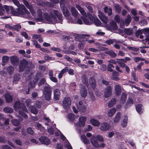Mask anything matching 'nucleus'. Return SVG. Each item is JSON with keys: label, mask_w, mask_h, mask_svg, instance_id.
Wrapping results in <instances>:
<instances>
[{"label": "nucleus", "mask_w": 149, "mask_h": 149, "mask_svg": "<svg viewBox=\"0 0 149 149\" xmlns=\"http://www.w3.org/2000/svg\"><path fill=\"white\" fill-rule=\"evenodd\" d=\"M35 18L37 22L55 24L61 22L63 17L62 14L57 10H52L49 14L47 13H43L42 10L39 9L37 11V17Z\"/></svg>", "instance_id": "1"}, {"label": "nucleus", "mask_w": 149, "mask_h": 149, "mask_svg": "<svg viewBox=\"0 0 149 149\" xmlns=\"http://www.w3.org/2000/svg\"><path fill=\"white\" fill-rule=\"evenodd\" d=\"M15 111H18L19 114L25 118H27L28 116L24 112H28V111L26 107L22 103L19 102H15L14 105Z\"/></svg>", "instance_id": "2"}, {"label": "nucleus", "mask_w": 149, "mask_h": 149, "mask_svg": "<svg viewBox=\"0 0 149 149\" xmlns=\"http://www.w3.org/2000/svg\"><path fill=\"white\" fill-rule=\"evenodd\" d=\"M13 2L14 4L18 7V12L19 14L21 15L26 14L27 16H25L24 17L27 18H30V17L29 15V12L26 9L23 5H20L19 1L17 0H13Z\"/></svg>", "instance_id": "3"}, {"label": "nucleus", "mask_w": 149, "mask_h": 149, "mask_svg": "<svg viewBox=\"0 0 149 149\" xmlns=\"http://www.w3.org/2000/svg\"><path fill=\"white\" fill-rule=\"evenodd\" d=\"M90 141L93 146L95 148H103L104 147L105 144L104 143H101L100 145L99 144L97 141L95 139V136L94 135L92 136L90 139Z\"/></svg>", "instance_id": "4"}, {"label": "nucleus", "mask_w": 149, "mask_h": 149, "mask_svg": "<svg viewBox=\"0 0 149 149\" xmlns=\"http://www.w3.org/2000/svg\"><path fill=\"white\" fill-rule=\"evenodd\" d=\"M47 86L45 88V90L43 92V95L45 99L47 100H49L51 98L52 91L50 88L49 86Z\"/></svg>", "instance_id": "5"}, {"label": "nucleus", "mask_w": 149, "mask_h": 149, "mask_svg": "<svg viewBox=\"0 0 149 149\" xmlns=\"http://www.w3.org/2000/svg\"><path fill=\"white\" fill-rule=\"evenodd\" d=\"M61 7L62 9L64 15L67 18H69V19L72 20V19L69 16L70 13L69 11L64 7V0H61L60 2Z\"/></svg>", "instance_id": "6"}, {"label": "nucleus", "mask_w": 149, "mask_h": 149, "mask_svg": "<svg viewBox=\"0 0 149 149\" xmlns=\"http://www.w3.org/2000/svg\"><path fill=\"white\" fill-rule=\"evenodd\" d=\"M86 119L87 118L85 116H82L80 117L79 118L78 123H74L75 127H76L77 126L84 127L85 125V122Z\"/></svg>", "instance_id": "7"}, {"label": "nucleus", "mask_w": 149, "mask_h": 149, "mask_svg": "<svg viewBox=\"0 0 149 149\" xmlns=\"http://www.w3.org/2000/svg\"><path fill=\"white\" fill-rule=\"evenodd\" d=\"M71 104V100L70 98L65 97L63 101L62 105L64 109H68L70 108Z\"/></svg>", "instance_id": "8"}, {"label": "nucleus", "mask_w": 149, "mask_h": 149, "mask_svg": "<svg viewBox=\"0 0 149 149\" xmlns=\"http://www.w3.org/2000/svg\"><path fill=\"white\" fill-rule=\"evenodd\" d=\"M28 64V62L26 60L24 59L21 60L19 66V71L20 72L23 71L25 68L27 66Z\"/></svg>", "instance_id": "9"}, {"label": "nucleus", "mask_w": 149, "mask_h": 149, "mask_svg": "<svg viewBox=\"0 0 149 149\" xmlns=\"http://www.w3.org/2000/svg\"><path fill=\"white\" fill-rule=\"evenodd\" d=\"M22 1L25 5L29 9L32 15L34 17H36V15L35 10L33 8L32 6L29 4L28 2L25 0H22Z\"/></svg>", "instance_id": "10"}, {"label": "nucleus", "mask_w": 149, "mask_h": 149, "mask_svg": "<svg viewBox=\"0 0 149 149\" xmlns=\"http://www.w3.org/2000/svg\"><path fill=\"white\" fill-rule=\"evenodd\" d=\"M111 128V126L109 124L107 123H103L101 124L100 129L101 131L106 132L109 130Z\"/></svg>", "instance_id": "11"}, {"label": "nucleus", "mask_w": 149, "mask_h": 149, "mask_svg": "<svg viewBox=\"0 0 149 149\" xmlns=\"http://www.w3.org/2000/svg\"><path fill=\"white\" fill-rule=\"evenodd\" d=\"M105 26L107 29L109 30H114L117 29V26L116 23L114 21H112L110 24L109 25H108L107 24H104Z\"/></svg>", "instance_id": "12"}, {"label": "nucleus", "mask_w": 149, "mask_h": 149, "mask_svg": "<svg viewBox=\"0 0 149 149\" xmlns=\"http://www.w3.org/2000/svg\"><path fill=\"white\" fill-rule=\"evenodd\" d=\"M77 107L79 111L81 112H84L86 110V105L84 104L82 102L80 101L79 104L77 106Z\"/></svg>", "instance_id": "13"}, {"label": "nucleus", "mask_w": 149, "mask_h": 149, "mask_svg": "<svg viewBox=\"0 0 149 149\" xmlns=\"http://www.w3.org/2000/svg\"><path fill=\"white\" fill-rule=\"evenodd\" d=\"M89 19L90 20L92 23H94L96 26H101V22L96 16H91V17H89Z\"/></svg>", "instance_id": "14"}, {"label": "nucleus", "mask_w": 149, "mask_h": 149, "mask_svg": "<svg viewBox=\"0 0 149 149\" xmlns=\"http://www.w3.org/2000/svg\"><path fill=\"white\" fill-rule=\"evenodd\" d=\"M39 140L42 144L47 145H49L50 142V140L47 137L44 136L39 138Z\"/></svg>", "instance_id": "15"}, {"label": "nucleus", "mask_w": 149, "mask_h": 149, "mask_svg": "<svg viewBox=\"0 0 149 149\" xmlns=\"http://www.w3.org/2000/svg\"><path fill=\"white\" fill-rule=\"evenodd\" d=\"M98 14L99 18L101 19L103 23L105 24H107L108 19L103 13L100 11H98Z\"/></svg>", "instance_id": "16"}, {"label": "nucleus", "mask_w": 149, "mask_h": 149, "mask_svg": "<svg viewBox=\"0 0 149 149\" xmlns=\"http://www.w3.org/2000/svg\"><path fill=\"white\" fill-rule=\"evenodd\" d=\"M112 88L110 86H108L104 93V96L106 98L109 97L112 94Z\"/></svg>", "instance_id": "17"}, {"label": "nucleus", "mask_w": 149, "mask_h": 149, "mask_svg": "<svg viewBox=\"0 0 149 149\" xmlns=\"http://www.w3.org/2000/svg\"><path fill=\"white\" fill-rule=\"evenodd\" d=\"M10 61L13 65L17 66L19 62V59L16 56H12L10 58Z\"/></svg>", "instance_id": "18"}, {"label": "nucleus", "mask_w": 149, "mask_h": 149, "mask_svg": "<svg viewBox=\"0 0 149 149\" xmlns=\"http://www.w3.org/2000/svg\"><path fill=\"white\" fill-rule=\"evenodd\" d=\"M76 7L82 15L84 17L86 16V13L82 7L78 4L76 5Z\"/></svg>", "instance_id": "19"}, {"label": "nucleus", "mask_w": 149, "mask_h": 149, "mask_svg": "<svg viewBox=\"0 0 149 149\" xmlns=\"http://www.w3.org/2000/svg\"><path fill=\"white\" fill-rule=\"evenodd\" d=\"M90 122L92 125L94 126L99 127L100 125V122L98 120L94 118L91 119Z\"/></svg>", "instance_id": "20"}, {"label": "nucleus", "mask_w": 149, "mask_h": 149, "mask_svg": "<svg viewBox=\"0 0 149 149\" xmlns=\"http://www.w3.org/2000/svg\"><path fill=\"white\" fill-rule=\"evenodd\" d=\"M115 93L116 95H118L121 93V88L119 85H116L114 86Z\"/></svg>", "instance_id": "21"}, {"label": "nucleus", "mask_w": 149, "mask_h": 149, "mask_svg": "<svg viewBox=\"0 0 149 149\" xmlns=\"http://www.w3.org/2000/svg\"><path fill=\"white\" fill-rule=\"evenodd\" d=\"M70 11L73 17L76 18L78 16L79 13L74 7H72L71 8Z\"/></svg>", "instance_id": "22"}, {"label": "nucleus", "mask_w": 149, "mask_h": 149, "mask_svg": "<svg viewBox=\"0 0 149 149\" xmlns=\"http://www.w3.org/2000/svg\"><path fill=\"white\" fill-rule=\"evenodd\" d=\"M68 19V21L69 23H74L75 24H83L82 21L80 19H78L77 21L76 20V19H75L74 20L69 19V18H67Z\"/></svg>", "instance_id": "23"}, {"label": "nucleus", "mask_w": 149, "mask_h": 149, "mask_svg": "<svg viewBox=\"0 0 149 149\" xmlns=\"http://www.w3.org/2000/svg\"><path fill=\"white\" fill-rule=\"evenodd\" d=\"M80 93L82 97H85L87 95L86 89L84 86H82L80 90Z\"/></svg>", "instance_id": "24"}, {"label": "nucleus", "mask_w": 149, "mask_h": 149, "mask_svg": "<svg viewBox=\"0 0 149 149\" xmlns=\"http://www.w3.org/2000/svg\"><path fill=\"white\" fill-rule=\"evenodd\" d=\"M105 42L106 44L109 45L113 43H120V42L119 40H116L115 39H109L106 40Z\"/></svg>", "instance_id": "25"}, {"label": "nucleus", "mask_w": 149, "mask_h": 149, "mask_svg": "<svg viewBox=\"0 0 149 149\" xmlns=\"http://www.w3.org/2000/svg\"><path fill=\"white\" fill-rule=\"evenodd\" d=\"M121 117V113H117L113 119L114 123V124H116L118 123Z\"/></svg>", "instance_id": "26"}, {"label": "nucleus", "mask_w": 149, "mask_h": 149, "mask_svg": "<svg viewBox=\"0 0 149 149\" xmlns=\"http://www.w3.org/2000/svg\"><path fill=\"white\" fill-rule=\"evenodd\" d=\"M136 110L139 114L142 113L143 111V107L141 104H138L136 106Z\"/></svg>", "instance_id": "27"}, {"label": "nucleus", "mask_w": 149, "mask_h": 149, "mask_svg": "<svg viewBox=\"0 0 149 149\" xmlns=\"http://www.w3.org/2000/svg\"><path fill=\"white\" fill-rule=\"evenodd\" d=\"M54 97L56 100H58L60 96V92L59 90L58 89H56L54 90Z\"/></svg>", "instance_id": "28"}, {"label": "nucleus", "mask_w": 149, "mask_h": 149, "mask_svg": "<svg viewBox=\"0 0 149 149\" xmlns=\"http://www.w3.org/2000/svg\"><path fill=\"white\" fill-rule=\"evenodd\" d=\"M143 33L145 35H148V36H147L145 39V41L147 42L149 41V28H146L143 29Z\"/></svg>", "instance_id": "29"}, {"label": "nucleus", "mask_w": 149, "mask_h": 149, "mask_svg": "<svg viewBox=\"0 0 149 149\" xmlns=\"http://www.w3.org/2000/svg\"><path fill=\"white\" fill-rule=\"evenodd\" d=\"M127 117L126 115H125L124 116V118L121 123V125L123 127H126L127 125Z\"/></svg>", "instance_id": "30"}, {"label": "nucleus", "mask_w": 149, "mask_h": 149, "mask_svg": "<svg viewBox=\"0 0 149 149\" xmlns=\"http://www.w3.org/2000/svg\"><path fill=\"white\" fill-rule=\"evenodd\" d=\"M112 75V77L111 78L112 79L116 81H118L120 80V79L118 77L119 74L116 71L113 72Z\"/></svg>", "instance_id": "31"}, {"label": "nucleus", "mask_w": 149, "mask_h": 149, "mask_svg": "<svg viewBox=\"0 0 149 149\" xmlns=\"http://www.w3.org/2000/svg\"><path fill=\"white\" fill-rule=\"evenodd\" d=\"M89 82L91 87L94 89L96 85L94 78L92 77L91 78L89 79Z\"/></svg>", "instance_id": "32"}, {"label": "nucleus", "mask_w": 149, "mask_h": 149, "mask_svg": "<svg viewBox=\"0 0 149 149\" xmlns=\"http://www.w3.org/2000/svg\"><path fill=\"white\" fill-rule=\"evenodd\" d=\"M28 108L29 111L31 112L32 113L35 114H37L38 111L35 108L33 107V106H31L29 107Z\"/></svg>", "instance_id": "33"}, {"label": "nucleus", "mask_w": 149, "mask_h": 149, "mask_svg": "<svg viewBox=\"0 0 149 149\" xmlns=\"http://www.w3.org/2000/svg\"><path fill=\"white\" fill-rule=\"evenodd\" d=\"M81 139L85 144H88L90 143L89 141L87 139L85 135H82L81 136Z\"/></svg>", "instance_id": "34"}, {"label": "nucleus", "mask_w": 149, "mask_h": 149, "mask_svg": "<svg viewBox=\"0 0 149 149\" xmlns=\"http://www.w3.org/2000/svg\"><path fill=\"white\" fill-rule=\"evenodd\" d=\"M5 98L7 102H10L12 101L13 98L12 96L9 93H7L5 96Z\"/></svg>", "instance_id": "35"}, {"label": "nucleus", "mask_w": 149, "mask_h": 149, "mask_svg": "<svg viewBox=\"0 0 149 149\" xmlns=\"http://www.w3.org/2000/svg\"><path fill=\"white\" fill-rule=\"evenodd\" d=\"M116 112L115 109H112L108 111L107 115L109 117L112 116Z\"/></svg>", "instance_id": "36"}, {"label": "nucleus", "mask_w": 149, "mask_h": 149, "mask_svg": "<svg viewBox=\"0 0 149 149\" xmlns=\"http://www.w3.org/2000/svg\"><path fill=\"white\" fill-rule=\"evenodd\" d=\"M68 119L69 121L72 122L75 119V116L74 114L69 113L68 116Z\"/></svg>", "instance_id": "37"}, {"label": "nucleus", "mask_w": 149, "mask_h": 149, "mask_svg": "<svg viewBox=\"0 0 149 149\" xmlns=\"http://www.w3.org/2000/svg\"><path fill=\"white\" fill-rule=\"evenodd\" d=\"M126 94L124 93H123L122 94L120 102L121 104H123L126 101Z\"/></svg>", "instance_id": "38"}, {"label": "nucleus", "mask_w": 149, "mask_h": 149, "mask_svg": "<svg viewBox=\"0 0 149 149\" xmlns=\"http://www.w3.org/2000/svg\"><path fill=\"white\" fill-rule=\"evenodd\" d=\"M104 10L105 13H107L108 15H112V10L110 8L105 7L104 8Z\"/></svg>", "instance_id": "39"}, {"label": "nucleus", "mask_w": 149, "mask_h": 149, "mask_svg": "<svg viewBox=\"0 0 149 149\" xmlns=\"http://www.w3.org/2000/svg\"><path fill=\"white\" fill-rule=\"evenodd\" d=\"M133 103V100L132 99H129L128 100L125 108H127L131 106Z\"/></svg>", "instance_id": "40"}, {"label": "nucleus", "mask_w": 149, "mask_h": 149, "mask_svg": "<svg viewBox=\"0 0 149 149\" xmlns=\"http://www.w3.org/2000/svg\"><path fill=\"white\" fill-rule=\"evenodd\" d=\"M81 18L83 20L84 23L86 25H90L92 23L91 21L90 22L89 20L84 17H81Z\"/></svg>", "instance_id": "41"}, {"label": "nucleus", "mask_w": 149, "mask_h": 149, "mask_svg": "<svg viewBox=\"0 0 149 149\" xmlns=\"http://www.w3.org/2000/svg\"><path fill=\"white\" fill-rule=\"evenodd\" d=\"M124 31L126 34L130 36L133 33L132 29H125Z\"/></svg>", "instance_id": "42"}, {"label": "nucleus", "mask_w": 149, "mask_h": 149, "mask_svg": "<svg viewBox=\"0 0 149 149\" xmlns=\"http://www.w3.org/2000/svg\"><path fill=\"white\" fill-rule=\"evenodd\" d=\"M132 18L130 15H128L125 19V23L126 26H127L130 23Z\"/></svg>", "instance_id": "43"}, {"label": "nucleus", "mask_w": 149, "mask_h": 149, "mask_svg": "<svg viewBox=\"0 0 149 149\" xmlns=\"http://www.w3.org/2000/svg\"><path fill=\"white\" fill-rule=\"evenodd\" d=\"M4 112L6 113H12L13 110L12 108L10 107H6L4 108Z\"/></svg>", "instance_id": "44"}, {"label": "nucleus", "mask_w": 149, "mask_h": 149, "mask_svg": "<svg viewBox=\"0 0 149 149\" xmlns=\"http://www.w3.org/2000/svg\"><path fill=\"white\" fill-rule=\"evenodd\" d=\"M10 8L12 12L13 13H14V14L15 15H17V13L16 14V13H14V12H13V7H11V6L10 7H9V6H4V9L6 10V11L7 12H8L9 11V10H10Z\"/></svg>", "instance_id": "45"}, {"label": "nucleus", "mask_w": 149, "mask_h": 149, "mask_svg": "<svg viewBox=\"0 0 149 149\" xmlns=\"http://www.w3.org/2000/svg\"><path fill=\"white\" fill-rule=\"evenodd\" d=\"M85 6L90 12H91L93 10V8L92 5L88 3H85Z\"/></svg>", "instance_id": "46"}, {"label": "nucleus", "mask_w": 149, "mask_h": 149, "mask_svg": "<svg viewBox=\"0 0 149 149\" xmlns=\"http://www.w3.org/2000/svg\"><path fill=\"white\" fill-rule=\"evenodd\" d=\"M116 100L115 99H113L108 104V106L110 107H112L116 103Z\"/></svg>", "instance_id": "47"}, {"label": "nucleus", "mask_w": 149, "mask_h": 149, "mask_svg": "<svg viewBox=\"0 0 149 149\" xmlns=\"http://www.w3.org/2000/svg\"><path fill=\"white\" fill-rule=\"evenodd\" d=\"M32 44L33 45H34L36 48H40V46L39 44H38V42L37 41L32 39Z\"/></svg>", "instance_id": "48"}, {"label": "nucleus", "mask_w": 149, "mask_h": 149, "mask_svg": "<svg viewBox=\"0 0 149 149\" xmlns=\"http://www.w3.org/2000/svg\"><path fill=\"white\" fill-rule=\"evenodd\" d=\"M96 138L97 140L100 142H103L104 141V138L103 136L100 135H97L95 136V138Z\"/></svg>", "instance_id": "49"}, {"label": "nucleus", "mask_w": 149, "mask_h": 149, "mask_svg": "<svg viewBox=\"0 0 149 149\" xmlns=\"http://www.w3.org/2000/svg\"><path fill=\"white\" fill-rule=\"evenodd\" d=\"M21 28V26L19 24H17L16 25L13 26V29L16 30L17 31H19V29H20Z\"/></svg>", "instance_id": "50"}, {"label": "nucleus", "mask_w": 149, "mask_h": 149, "mask_svg": "<svg viewBox=\"0 0 149 149\" xmlns=\"http://www.w3.org/2000/svg\"><path fill=\"white\" fill-rule=\"evenodd\" d=\"M2 62L3 63L7 62L9 60V57L7 56H4L2 58Z\"/></svg>", "instance_id": "51"}, {"label": "nucleus", "mask_w": 149, "mask_h": 149, "mask_svg": "<svg viewBox=\"0 0 149 149\" xmlns=\"http://www.w3.org/2000/svg\"><path fill=\"white\" fill-rule=\"evenodd\" d=\"M25 74L26 75L24 76L26 77V80H29L31 77L32 74L30 73L29 71L27 73L26 72Z\"/></svg>", "instance_id": "52"}, {"label": "nucleus", "mask_w": 149, "mask_h": 149, "mask_svg": "<svg viewBox=\"0 0 149 149\" xmlns=\"http://www.w3.org/2000/svg\"><path fill=\"white\" fill-rule=\"evenodd\" d=\"M65 146L68 149H72V148L71 145L68 141H66Z\"/></svg>", "instance_id": "53"}, {"label": "nucleus", "mask_w": 149, "mask_h": 149, "mask_svg": "<svg viewBox=\"0 0 149 149\" xmlns=\"http://www.w3.org/2000/svg\"><path fill=\"white\" fill-rule=\"evenodd\" d=\"M21 35L23 36L27 40H29L31 38L30 37L28 36L27 34L25 32H22L21 33Z\"/></svg>", "instance_id": "54"}, {"label": "nucleus", "mask_w": 149, "mask_h": 149, "mask_svg": "<svg viewBox=\"0 0 149 149\" xmlns=\"http://www.w3.org/2000/svg\"><path fill=\"white\" fill-rule=\"evenodd\" d=\"M7 70L9 74H12L13 73L14 68L12 66H10L8 68Z\"/></svg>", "instance_id": "55"}, {"label": "nucleus", "mask_w": 149, "mask_h": 149, "mask_svg": "<svg viewBox=\"0 0 149 149\" xmlns=\"http://www.w3.org/2000/svg\"><path fill=\"white\" fill-rule=\"evenodd\" d=\"M143 33V29L138 30L136 32V35L137 37H138L139 36Z\"/></svg>", "instance_id": "56"}, {"label": "nucleus", "mask_w": 149, "mask_h": 149, "mask_svg": "<svg viewBox=\"0 0 149 149\" xmlns=\"http://www.w3.org/2000/svg\"><path fill=\"white\" fill-rule=\"evenodd\" d=\"M12 122L13 125L16 126H17L19 124V121L16 119L13 120Z\"/></svg>", "instance_id": "57"}, {"label": "nucleus", "mask_w": 149, "mask_h": 149, "mask_svg": "<svg viewBox=\"0 0 149 149\" xmlns=\"http://www.w3.org/2000/svg\"><path fill=\"white\" fill-rule=\"evenodd\" d=\"M36 127L41 131L44 130V128L41 125L38 123H37L36 124Z\"/></svg>", "instance_id": "58"}, {"label": "nucleus", "mask_w": 149, "mask_h": 149, "mask_svg": "<svg viewBox=\"0 0 149 149\" xmlns=\"http://www.w3.org/2000/svg\"><path fill=\"white\" fill-rule=\"evenodd\" d=\"M45 83H46L45 79L44 78L42 79L38 83V85L39 86H40L44 84Z\"/></svg>", "instance_id": "59"}, {"label": "nucleus", "mask_w": 149, "mask_h": 149, "mask_svg": "<svg viewBox=\"0 0 149 149\" xmlns=\"http://www.w3.org/2000/svg\"><path fill=\"white\" fill-rule=\"evenodd\" d=\"M41 102L39 101H37L35 103L34 105V106H36L37 107L39 108L41 107Z\"/></svg>", "instance_id": "60"}, {"label": "nucleus", "mask_w": 149, "mask_h": 149, "mask_svg": "<svg viewBox=\"0 0 149 149\" xmlns=\"http://www.w3.org/2000/svg\"><path fill=\"white\" fill-rule=\"evenodd\" d=\"M108 53L111 56L113 57H115L116 56V54L113 51H109L108 52Z\"/></svg>", "instance_id": "61"}, {"label": "nucleus", "mask_w": 149, "mask_h": 149, "mask_svg": "<svg viewBox=\"0 0 149 149\" xmlns=\"http://www.w3.org/2000/svg\"><path fill=\"white\" fill-rule=\"evenodd\" d=\"M115 8L116 9V11L118 13H119L121 11V8L118 5H115Z\"/></svg>", "instance_id": "62"}, {"label": "nucleus", "mask_w": 149, "mask_h": 149, "mask_svg": "<svg viewBox=\"0 0 149 149\" xmlns=\"http://www.w3.org/2000/svg\"><path fill=\"white\" fill-rule=\"evenodd\" d=\"M118 63L122 68H124L126 66L125 64L124 63L120 60L118 61Z\"/></svg>", "instance_id": "63"}, {"label": "nucleus", "mask_w": 149, "mask_h": 149, "mask_svg": "<svg viewBox=\"0 0 149 149\" xmlns=\"http://www.w3.org/2000/svg\"><path fill=\"white\" fill-rule=\"evenodd\" d=\"M27 132L28 133L31 135L33 134L34 133V131L30 127L27 128Z\"/></svg>", "instance_id": "64"}]
</instances>
